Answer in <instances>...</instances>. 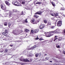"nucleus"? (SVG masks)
<instances>
[{"instance_id": "1", "label": "nucleus", "mask_w": 65, "mask_h": 65, "mask_svg": "<svg viewBox=\"0 0 65 65\" xmlns=\"http://www.w3.org/2000/svg\"><path fill=\"white\" fill-rule=\"evenodd\" d=\"M43 12L40 11L36 12V13H35V15H34V18H35L36 19H38V18H39V16L37 15V14L41 15V14H42V13Z\"/></svg>"}, {"instance_id": "2", "label": "nucleus", "mask_w": 65, "mask_h": 65, "mask_svg": "<svg viewBox=\"0 0 65 65\" xmlns=\"http://www.w3.org/2000/svg\"><path fill=\"white\" fill-rule=\"evenodd\" d=\"M57 30H54V31H51L49 32V36L50 37L51 36H53L54 34V33L55 34H57V33H58V32L57 31H56Z\"/></svg>"}, {"instance_id": "3", "label": "nucleus", "mask_w": 65, "mask_h": 65, "mask_svg": "<svg viewBox=\"0 0 65 65\" xmlns=\"http://www.w3.org/2000/svg\"><path fill=\"white\" fill-rule=\"evenodd\" d=\"M7 12H8L9 13L7 14V16H9V18L12 17L13 15L12 14L13 13V12L12 11H10L9 10H7Z\"/></svg>"}, {"instance_id": "4", "label": "nucleus", "mask_w": 65, "mask_h": 65, "mask_svg": "<svg viewBox=\"0 0 65 65\" xmlns=\"http://www.w3.org/2000/svg\"><path fill=\"white\" fill-rule=\"evenodd\" d=\"M20 60L22 62H29V60L27 59H25L23 58V57H21L20 58Z\"/></svg>"}, {"instance_id": "5", "label": "nucleus", "mask_w": 65, "mask_h": 65, "mask_svg": "<svg viewBox=\"0 0 65 65\" xmlns=\"http://www.w3.org/2000/svg\"><path fill=\"white\" fill-rule=\"evenodd\" d=\"M21 33V32L20 30H14L13 32V33H14V35H19V34H20Z\"/></svg>"}, {"instance_id": "6", "label": "nucleus", "mask_w": 65, "mask_h": 65, "mask_svg": "<svg viewBox=\"0 0 65 65\" xmlns=\"http://www.w3.org/2000/svg\"><path fill=\"white\" fill-rule=\"evenodd\" d=\"M62 24V21H59L57 23V26H58V27H61Z\"/></svg>"}, {"instance_id": "7", "label": "nucleus", "mask_w": 65, "mask_h": 65, "mask_svg": "<svg viewBox=\"0 0 65 65\" xmlns=\"http://www.w3.org/2000/svg\"><path fill=\"white\" fill-rule=\"evenodd\" d=\"M14 5L15 6H22V5L21 4L17 2H15Z\"/></svg>"}, {"instance_id": "8", "label": "nucleus", "mask_w": 65, "mask_h": 65, "mask_svg": "<svg viewBox=\"0 0 65 65\" xmlns=\"http://www.w3.org/2000/svg\"><path fill=\"white\" fill-rule=\"evenodd\" d=\"M45 34V36L46 37H50V34L49 32H45L44 33Z\"/></svg>"}, {"instance_id": "9", "label": "nucleus", "mask_w": 65, "mask_h": 65, "mask_svg": "<svg viewBox=\"0 0 65 65\" xmlns=\"http://www.w3.org/2000/svg\"><path fill=\"white\" fill-rule=\"evenodd\" d=\"M41 56V53H36V54L35 55V56L36 57H38V56H39V57H40Z\"/></svg>"}, {"instance_id": "10", "label": "nucleus", "mask_w": 65, "mask_h": 65, "mask_svg": "<svg viewBox=\"0 0 65 65\" xmlns=\"http://www.w3.org/2000/svg\"><path fill=\"white\" fill-rule=\"evenodd\" d=\"M44 27V25L41 24L40 26V29H42Z\"/></svg>"}, {"instance_id": "11", "label": "nucleus", "mask_w": 65, "mask_h": 65, "mask_svg": "<svg viewBox=\"0 0 65 65\" xmlns=\"http://www.w3.org/2000/svg\"><path fill=\"white\" fill-rule=\"evenodd\" d=\"M20 2L21 3L23 4H25V1H21Z\"/></svg>"}, {"instance_id": "12", "label": "nucleus", "mask_w": 65, "mask_h": 65, "mask_svg": "<svg viewBox=\"0 0 65 65\" xmlns=\"http://www.w3.org/2000/svg\"><path fill=\"white\" fill-rule=\"evenodd\" d=\"M13 11V12H18V11H17V10H15V9H13L12 10Z\"/></svg>"}, {"instance_id": "13", "label": "nucleus", "mask_w": 65, "mask_h": 65, "mask_svg": "<svg viewBox=\"0 0 65 65\" xmlns=\"http://www.w3.org/2000/svg\"><path fill=\"white\" fill-rule=\"evenodd\" d=\"M5 3L8 6H9L10 5V4L9 3V2L7 1H5Z\"/></svg>"}, {"instance_id": "14", "label": "nucleus", "mask_w": 65, "mask_h": 65, "mask_svg": "<svg viewBox=\"0 0 65 65\" xmlns=\"http://www.w3.org/2000/svg\"><path fill=\"white\" fill-rule=\"evenodd\" d=\"M52 23L51 22H48L47 24V26H50L51 25Z\"/></svg>"}, {"instance_id": "15", "label": "nucleus", "mask_w": 65, "mask_h": 65, "mask_svg": "<svg viewBox=\"0 0 65 65\" xmlns=\"http://www.w3.org/2000/svg\"><path fill=\"white\" fill-rule=\"evenodd\" d=\"M8 24V23H7V22H5L4 23V26H7Z\"/></svg>"}, {"instance_id": "16", "label": "nucleus", "mask_w": 65, "mask_h": 65, "mask_svg": "<svg viewBox=\"0 0 65 65\" xmlns=\"http://www.w3.org/2000/svg\"><path fill=\"white\" fill-rule=\"evenodd\" d=\"M33 32H34L35 33H37L38 32V30L37 29L35 30L34 31L33 30Z\"/></svg>"}, {"instance_id": "17", "label": "nucleus", "mask_w": 65, "mask_h": 65, "mask_svg": "<svg viewBox=\"0 0 65 65\" xmlns=\"http://www.w3.org/2000/svg\"><path fill=\"white\" fill-rule=\"evenodd\" d=\"M41 4V2H38L36 3V4Z\"/></svg>"}, {"instance_id": "18", "label": "nucleus", "mask_w": 65, "mask_h": 65, "mask_svg": "<svg viewBox=\"0 0 65 65\" xmlns=\"http://www.w3.org/2000/svg\"><path fill=\"white\" fill-rule=\"evenodd\" d=\"M58 13H54V16H58Z\"/></svg>"}, {"instance_id": "19", "label": "nucleus", "mask_w": 65, "mask_h": 65, "mask_svg": "<svg viewBox=\"0 0 65 65\" xmlns=\"http://www.w3.org/2000/svg\"><path fill=\"white\" fill-rule=\"evenodd\" d=\"M56 47L57 48H60V46L58 45V44L56 45Z\"/></svg>"}, {"instance_id": "20", "label": "nucleus", "mask_w": 65, "mask_h": 65, "mask_svg": "<svg viewBox=\"0 0 65 65\" xmlns=\"http://www.w3.org/2000/svg\"><path fill=\"white\" fill-rule=\"evenodd\" d=\"M62 39V38L61 37H59L58 39V40L59 41H61V40Z\"/></svg>"}, {"instance_id": "21", "label": "nucleus", "mask_w": 65, "mask_h": 65, "mask_svg": "<svg viewBox=\"0 0 65 65\" xmlns=\"http://www.w3.org/2000/svg\"><path fill=\"white\" fill-rule=\"evenodd\" d=\"M54 38V39L53 40L54 42H55V41L57 40V39H58V38Z\"/></svg>"}, {"instance_id": "22", "label": "nucleus", "mask_w": 65, "mask_h": 65, "mask_svg": "<svg viewBox=\"0 0 65 65\" xmlns=\"http://www.w3.org/2000/svg\"><path fill=\"white\" fill-rule=\"evenodd\" d=\"M6 7H5V6L3 7V8L2 9L4 10H6Z\"/></svg>"}, {"instance_id": "23", "label": "nucleus", "mask_w": 65, "mask_h": 65, "mask_svg": "<svg viewBox=\"0 0 65 65\" xmlns=\"http://www.w3.org/2000/svg\"><path fill=\"white\" fill-rule=\"evenodd\" d=\"M51 4H52L53 6L54 7H55V4L54 3H53V2H52Z\"/></svg>"}, {"instance_id": "24", "label": "nucleus", "mask_w": 65, "mask_h": 65, "mask_svg": "<svg viewBox=\"0 0 65 65\" xmlns=\"http://www.w3.org/2000/svg\"><path fill=\"white\" fill-rule=\"evenodd\" d=\"M25 31L26 32H29V30H28L27 29H25Z\"/></svg>"}, {"instance_id": "25", "label": "nucleus", "mask_w": 65, "mask_h": 65, "mask_svg": "<svg viewBox=\"0 0 65 65\" xmlns=\"http://www.w3.org/2000/svg\"><path fill=\"white\" fill-rule=\"evenodd\" d=\"M2 34L3 35H4V36H7V35H6V34H5V32H3V33Z\"/></svg>"}, {"instance_id": "26", "label": "nucleus", "mask_w": 65, "mask_h": 65, "mask_svg": "<svg viewBox=\"0 0 65 65\" xmlns=\"http://www.w3.org/2000/svg\"><path fill=\"white\" fill-rule=\"evenodd\" d=\"M48 57H46V58H45V61H46V60H48Z\"/></svg>"}, {"instance_id": "27", "label": "nucleus", "mask_w": 65, "mask_h": 65, "mask_svg": "<svg viewBox=\"0 0 65 65\" xmlns=\"http://www.w3.org/2000/svg\"><path fill=\"white\" fill-rule=\"evenodd\" d=\"M50 14L52 16H53L54 17V13H50Z\"/></svg>"}, {"instance_id": "28", "label": "nucleus", "mask_w": 65, "mask_h": 65, "mask_svg": "<svg viewBox=\"0 0 65 65\" xmlns=\"http://www.w3.org/2000/svg\"><path fill=\"white\" fill-rule=\"evenodd\" d=\"M0 52H1V53H3V50H2V49H0Z\"/></svg>"}, {"instance_id": "29", "label": "nucleus", "mask_w": 65, "mask_h": 65, "mask_svg": "<svg viewBox=\"0 0 65 65\" xmlns=\"http://www.w3.org/2000/svg\"><path fill=\"white\" fill-rule=\"evenodd\" d=\"M60 10H64L65 9L64 8H61Z\"/></svg>"}, {"instance_id": "30", "label": "nucleus", "mask_w": 65, "mask_h": 65, "mask_svg": "<svg viewBox=\"0 0 65 65\" xmlns=\"http://www.w3.org/2000/svg\"><path fill=\"white\" fill-rule=\"evenodd\" d=\"M15 1H13L12 2V3L13 4V5H14V4H15Z\"/></svg>"}, {"instance_id": "31", "label": "nucleus", "mask_w": 65, "mask_h": 65, "mask_svg": "<svg viewBox=\"0 0 65 65\" xmlns=\"http://www.w3.org/2000/svg\"><path fill=\"white\" fill-rule=\"evenodd\" d=\"M55 26H52L51 27V29H54L55 28Z\"/></svg>"}, {"instance_id": "32", "label": "nucleus", "mask_w": 65, "mask_h": 65, "mask_svg": "<svg viewBox=\"0 0 65 65\" xmlns=\"http://www.w3.org/2000/svg\"><path fill=\"white\" fill-rule=\"evenodd\" d=\"M39 39V38L38 37V36H37V38H35V40H38Z\"/></svg>"}, {"instance_id": "33", "label": "nucleus", "mask_w": 65, "mask_h": 65, "mask_svg": "<svg viewBox=\"0 0 65 65\" xmlns=\"http://www.w3.org/2000/svg\"><path fill=\"white\" fill-rule=\"evenodd\" d=\"M44 23H45V24H46V23H47V22H46V20H44Z\"/></svg>"}, {"instance_id": "34", "label": "nucleus", "mask_w": 65, "mask_h": 65, "mask_svg": "<svg viewBox=\"0 0 65 65\" xmlns=\"http://www.w3.org/2000/svg\"><path fill=\"white\" fill-rule=\"evenodd\" d=\"M43 40V39L41 38H40L39 40H40V41H41V40Z\"/></svg>"}, {"instance_id": "35", "label": "nucleus", "mask_w": 65, "mask_h": 65, "mask_svg": "<svg viewBox=\"0 0 65 65\" xmlns=\"http://www.w3.org/2000/svg\"><path fill=\"white\" fill-rule=\"evenodd\" d=\"M8 25L9 27H10V26H11V24H10V23H9L8 24Z\"/></svg>"}, {"instance_id": "36", "label": "nucleus", "mask_w": 65, "mask_h": 65, "mask_svg": "<svg viewBox=\"0 0 65 65\" xmlns=\"http://www.w3.org/2000/svg\"><path fill=\"white\" fill-rule=\"evenodd\" d=\"M33 49V47H31L29 49H28L27 50H32Z\"/></svg>"}, {"instance_id": "37", "label": "nucleus", "mask_w": 65, "mask_h": 65, "mask_svg": "<svg viewBox=\"0 0 65 65\" xmlns=\"http://www.w3.org/2000/svg\"><path fill=\"white\" fill-rule=\"evenodd\" d=\"M8 49H6L5 50V52L6 53V52H8Z\"/></svg>"}, {"instance_id": "38", "label": "nucleus", "mask_w": 65, "mask_h": 65, "mask_svg": "<svg viewBox=\"0 0 65 65\" xmlns=\"http://www.w3.org/2000/svg\"><path fill=\"white\" fill-rule=\"evenodd\" d=\"M24 22H25V23H28V21H27V19H26L24 21Z\"/></svg>"}, {"instance_id": "39", "label": "nucleus", "mask_w": 65, "mask_h": 65, "mask_svg": "<svg viewBox=\"0 0 65 65\" xmlns=\"http://www.w3.org/2000/svg\"><path fill=\"white\" fill-rule=\"evenodd\" d=\"M5 33H8L7 30L6 29L5 30Z\"/></svg>"}, {"instance_id": "40", "label": "nucleus", "mask_w": 65, "mask_h": 65, "mask_svg": "<svg viewBox=\"0 0 65 65\" xmlns=\"http://www.w3.org/2000/svg\"><path fill=\"white\" fill-rule=\"evenodd\" d=\"M36 46H34L33 47V48H36Z\"/></svg>"}, {"instance_id": "41", "label": "nucleus", "mask_w": 65, "mask_h": 65, "mask_svg": "<svg viewBox=\"0 0 65 65\" xmlns=\"http://www.w3.org/2000/svg\"><path fill=\"white\" fill-rule=\"evenodd\" d=\"M30 33V34H32V33H33V30H31Z\"/></svg>"}, {"instance_id": "42", "label": "nucleus", "mask_w": 65, "mask_h": 65, "mask_svg": "<svg viewBox=\"0 0 65 65\" xmlns=\"http://www.w3.org/2000/svg\"><path fill=\"white\" fill-rule=\"evenodd\" d=\"M1 8L2 9H3V5H1Z\"/></svg>"}, {"instance_id": "43", "label": "nucleus", "mask_w": 65, "mask_h": 65, "mask_svg": "<svg viewBox=\"0 0 65 65\" xmlns=\"http://www.w3.org/2000/svg\"><path fill=\"white\" fill-rule=\"evenodd\" d=\"M32 54H30L29 55V56L30 57H32Z\"/></svg>"}, {"instance_id": "44", "label": "nucleus", "mask_w": 65, "mask_h": 65, "mask_svg": "<svg viewBox=\"0 0 65 65\" xmlns=\"http://www.w3.org/2000/svg\"><path fill=\"white\" fill-rule=\"evenodd\" d=\"M62 53L63 54L65 55V51H63Z\"/></svg>"}, {"instance_id": "45", "label": "nucleus", "mask_w": 65, "mask_h": 65, "mask_svg": "<svg viewBox=\"0 0 65 65\" xmlns=\"http://www.w3.org/2000/svg\"><path fill=\"white\" fill-rule=\"evenodd\" d=\"M54 38H52V39H51V41H53L54 40Z\"/></svg>"}, {"instance_id": "46", "label": "nucleus", "mask_w": 65, "mask_h": 65, "mask_svg": "<svg viewBox=\"0 0 65 65\" xmlns=\"http://www.w3.org/2000/svg\"><path fill=\"white\" fill-rule=\"evenodd\" d=\"M53 65H59V64H57L56 63H55Z\"/></svg>"}, {"instance_id": "47", "label": "nucleus", "mask_w": 65, "mask_h": 65, "mask_svg": "<svg viewBox=\"0 0 65 65\" xmlns=\"http://www.w3.org/2000/svg\"><path fill=\"white\" fill-rule=\"evenodd\" d=\"M30 22L31 23H33V20H31Z\"/></svg>"}, {"instance_id": "48", "label": "nucleus", "mask_w": 65, "mask_h": 65, "mask_svg": "<svg viewBox=\"0 0 65 65\" xmlns=\"http://www.w3.org/2000/svg\"><path fill=\"white\" fill-rule=\"evenodd\" d=\"M10 46H11V47H12V46H13V45H10Z\"/></svg>"}, {"instance_id": "49", "label": "nucleus", "mask_w": 65, "mask_h": 65, "mask_svg": "<svg viewBox=\"0 0 65 65\" xmlns=\"http://www.w3.org/2000/svg\"><path fill=\"white\" fill-rule=\"evenodd\" d=\"M62 15L63 17H64V18H65V15L63 14Z\"/></svg>"}, {"instance_id": "50", "label": "nucleus", "mask_w": 65, "mask_h": 65, "mask_svg": "<svg viewBox=\"0 0 65 65\" xmlns=\"http://www.w3.org/2000/svg\"><path fill=\"white\" fill-rule=\"evenodd\" d=\"M35 20H34V19H33V22H34V21H35Z\"/></svg>"}, {"instance_id": "51", "label": "nucleus", "mask_w": 65, "mask_h": 65, "mask_svg": "<svg viewBox=\"0 0 65 65\" xmlns=\"http://www.w3.org/2000/svg\"><path fill=\"white\" fill-rule=\"evenodd\" d=\"M23 11H22V14L21 15H23Z\"/></svg>"}, {"instance_id": "52", "label": "nucleus", "mask_w": 65, "mask_h": 65, "mask_svg": "<svg viewBox=\"0 0 65 65\" xmlns=\"http://www.w3.org/2000/svg\"><path fill=\"white\" fill-rule=\"evenodd\" d=\"M21 65H24L25 64L24 63H22L21 64Z\"/></svg>"}, {"instance_id": "53", "label": "nucleus", "mask_w": 65, "mask_h": 65, "mask_svg": "<svg viewBox=\"0 0 65 65\" xmlns=\"http://www.w3.org/2000/svg\"><path fill=\"white\" fill-rule=\"evenodd\" d=\"M21 32H23V31L22 30H21Z\"/></svg>"}, {"instance_id": "54", "label": "nucleus", "mask_w": 65, "mask_h": 65, "mask_svg": "<svg viewBox=\"0 0 65 65\" xmlns=\"http://www.w3.org/2000/svg\"><path fill=\"white\" fill-rule=\"evenodd\" d=\"M49 62H51H51H52V61H50Z\"/></svg>"}, {"instance_id": "55", "label": "nucleus", "mask_w": 65, "mask_h": 65, "mask_svg": "<svg viewBox=\"0 0 65 65\" xmlns=\"http://www.w3.org/2000/svg\"><path fill=\"white\" fill-rule=\"evenodd\" d=\"M1 37V35L0 34V38Z\"/></svg>"}, {"instance_id": "56", "label": "nucleus", "mask_w": 65, "mask_h": 65, "mask_svg": "<svg viewBox=\"0 0 65 65\" xmlns=\"http://www.w3.org/2000/svg\"><path fill=\"white\" fill-rule=\"evenodd\" d=\"M37 22H38V23H39V20H38L37 21Z\"/></svg>"}, {"instance_id": "57", "label": "nucleus", "mask_w": 65, "mask_h": 65, "mask_svg": "<svg viewBox=\"0 0 65 65\" xmlns=\"http://www.w3.org/2000/svg\"><path fill=\"white\" fill-rule=\"evenodd\" d=\"M57 37V36H55V38H56Z\"/></svg>"}, {"instance_id": "58", "label": "nucleus", "mask_w": 65, "mask_h": 65, "mask_svg": "<svg viewBox=\"0 0 65 65\" xmlns=\"http://www.w3.org/2000/svg\"><path fill=\"white\" fill-rule=\"evenodd\" d=\"M14 57V55L12 57V58H13L14 57Z\"/></svg>"}, {"instance_id": "59", "label": "nucleus", "mask_w": 65, "mask_h": 65, "mask_svg": "<svg viewBox=\"0 0 65 65\" xmlns=\"http://www.w3.org/2000/svg\"><path fill=\"white\" fill-rule=\"evenodd\" d=\"M30 60L31 61H32V59H30Z\"/></svg>"}, {"instance_id": "60", "label": "nucleus", "mask_w": 65, "mask_h": 65, "mask_svg": "<svg viewBox=\"0 0 65 65\" xmlns=\"http://www.w3.org/2000/svg\"><path fill=\"white\" fill-rule=\"evenodd\" d=\"M55 61H56V62H58V61H57V60H55Z\"/></svg>"}, {"instance_id": "61", "label": "nucleus", "mask_w": 65, "mask_h": 65, "mask_svg": "<svg viewBox=\"0 0 65 65\" xmlns=\"http://www.w3.org/2000/svg\"><path fill=\"white\" fill-rule=\"evenodd\" d=\"M42 31H43V30H41V32H43Z\"/></svg>"}, {"instance_id": "62", "label": "nucleus", "mask_w": 65, "mask_h": 65, "mask_svg": "<svg viewBox=\"0 0 65 65\" xmlns=\"http://www.w3.org/2000/svg\"><path fill=\"white\" fill-rule=\"evenodd\" d=\"M1 14H0V17H1Z\"/></svg>"}, {"instance_id": "63", "label": "nucleus", "mask_w": 65, "mask_h": 65, "mask_svg": "<svg viewBox=\"0 0 65 65\" xmlns=\"http://www.w3.org/2000/svg\"><path fill=\"white\" fill-rule=\"evenodd\" d=\"M45 56H46V54H45Z\"/></svg>"}, {"instance_id": "64", "label": "nucleus", "mask_w": 65, "mask_h": 65, "mask_svg": "<svg viewBox=\"0 0 65 65\" xmlns=\"http://www.w3.org/2000/svg\"><path fill=\"white\" fill-rule=\"evenodd\" d=\"M8 1H9L10 0H7Z\"/></svg>"}]
</instances>
